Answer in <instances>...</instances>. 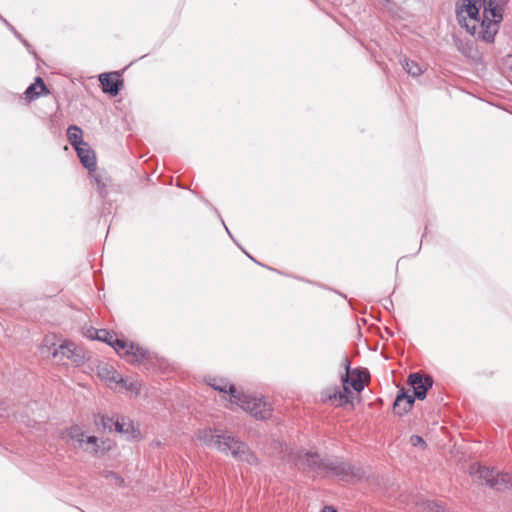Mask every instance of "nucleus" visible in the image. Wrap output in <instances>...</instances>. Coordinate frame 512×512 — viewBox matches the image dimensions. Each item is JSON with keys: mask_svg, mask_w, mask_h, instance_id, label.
Here are the masks:
<instances>
[{"mask_svg": "<svg viewBox=\"0 0 512 512\" xmlns=\"http://www.w3.org/2000/svg\"><path fill=\"white\" fill-rule=\"evenodd\" d=\"M230 402L249 412L257 420H266L272 416L271 405L262 397L240 392L235 386H230Z\"/></svg>", "mask_w": 512, "mask_h": 512, "instance_id": "3", "label": "nucleus"}, {"mask_svg": "<svg viewBox=\"0 0 512 512\" xmlns=\"http://www.w3.org/2000/svg\"><path fill=\"white\" fill-rule=\"evenodd\" d=\"M115 336H116L115 333L108 331L106 329L95 330V338L97 340H100L102 342L109 344L110 346H111Z\"/></svg>", "mask_w": 512, "mask_h": 512, "instance_id": "25", "label": "nucleus"}, {"mask_svg": "<svg viewBox=\"0 0 512 512\" xmlns=\"http://www.w3.org/2000/svg\"><path fill=\"white\" fill-rule=\"evenodd\" d=\"M208 385L214 388L215 390L224 393L225 395L228 394L230 396V386H233L232 384H229L225 379H217V378H211L208 381Z\"/></svg>", "mask_w": 512, "mask_h": 512, "instance_id": "21", "label": "nucleus"}, {"mask_svg": "<svg viewBox=\"0 0 512 512\" xmlns=\"http://www.w3.org/2000/svg\"><path fill=\"white\" fill-rule=\"evenodd\" d=\"M324 459H321L317 453H298L294 459L295 466L304 472H313L321 474L323 471Z\"/></svg>", "mask_w": 512, "mask_h": 512, "instance_id": "8", "label": "nucleus"}, {"mask_svg": "<svg viewBox=\"0 0 512 512\" xmlns=\"http://www.w3.org/2000/svg\"><path fill=\"white\" fill-rule=\"evenodd\" d=\"M111 347L117 352V354L126 359V361L132 364H140L144 360L149 358V352L124 339H118L116 336L111 344Z\"/></svg>", "mask_w": 512, "mask_h": 512, "instance_id": "6", "label": "nucleus"}, {"mask_svg": "<svg viewBox=\"0 0 512 512\" xmlns=\"http://www.w3.org/2000/svg\"><path fill=\"white\" fill-rule=\"evenodd\" d=\"M321 512H336L334 508L330 507V506H326L324 507Z\"/></svg>", "mask_w": 512, "mask_h": 512, "instance_id": "30", "label": "nucleus"}, {"mask_svg": "<svg viewBox=\"0 0 512 512\" xmlns=\"http://www.w3.org/2000/svg\"><path fill=\"white\" fill-rule=\"evenodd\" d=\"M49 91L42 78L36 77L35 82L28 86L25 91L26 98L31 100L37 99L41 94H48Z\"/></svg>", "mask_w": 512, "mask_h": 512, "instance_id": "18", "label": "nucleus"}, {"mask_svg": "<svg viewBox=\"0 0 512 512\" xmlns=\"http://www.w3.org/2000/svg\"><path fill=\"white\" fill-rule=\"evenodd\" d=\"M195 439L209 448L215 447L224 453L230 451L233 458L237 461H245L251 465L257 462L256 457L251 453L247 444L231 435H222L218 430L211 428L200 429L195 433Z\"/></svg>", "mask_w": 512, "mask_h": 512, "instance_id": "2", "label": "nucleus"}, {"mask_svg": "<svg viewBox=\"0 0 512 512\" xmlns=\"http://www.w3.org/2000/svg\"><path fill=\"white\" fill-rule=\"evenodd\" d=\"M350 388L348 380L342 379V390L339 387L327 390L325 393V401H333L337 407H342L350 403L352 399V391Z\"/></svg>", "mask_w": 512, "mask_h": 512, "instance_id": "9", "label": "nucleus"}, {"mask_svg": "<svg viewBox=\"0 0 512 512\" xmlns=\"http://www.w3.org/2000/svg\"><path fill=\"white\" fill-rule=\"evenodd\" d=\"M94 422L97 427H101L104 430L112 431L115 420L113 419V417H109L106 415H97L95 417Z\"/></svg>", "mask_w": 512, "mask_h": 512, "instance_id": "23", "label": "nucleus"}, {"mask_svg": "<svg viewBox=\"0 0 512 512\" xmlns=\"http://www.w3.org/2000/svg\"><path fill=\"white\" fill-rule=\"evenodd\" d=\"M501 0H459V25L476 39L493 43L503 21Z\"/></svg>", "mask_w": 512, "mask_h": 512, "instance_id": "1", "label": "nucleus"}, {"mask_svg": "<svg viewBox=\"0 0 512 512\" xmlns=\"http://www.w3.org/2000/svg\"><path fill=\"white\" fill-rule=\"evenodd\" d=\"M342 364L346 370L345 375L342 376V379H347L348 385L350 387H352L356 392H361L364 389L367 374L359 369L351 371L350 361L347 356L343 358Z\"/></svg>", "mask_w": 512, "mask_h": 512, "instance_id": "10", "label": "nucleus"}, {"mask_svg": "<svg viewBox=\"0 0 512 512\" xmlns=\"http://www.w3.org/2000/svg\"><path fill=\"white\" fill-rule=\"evenodd\" d=\"M410 443L411 445L415 446V447H420L422 449H425L427 444L426 442L424 441V439L419 436V435H412L410 437Z\"/></svg>", "mask_w": 512, "mask_h": 512, "instance_id": "27", "label": "nucleus"}, {"mask_svg": "<svg viewBox=\"0 0 512 512\" xmlns=\"http://www.w3.org/2000/svg\"><path fill=\"white\" fill-rule=\"evenodd\" d=\"M67 138H68L69 143L74 148H78V146L85 143L82 139V130L78 126H75V125H71L68 127Z\"/></svg>", "mask_w": 512, "mask_h": 512, "instance_id": "20", "label": "nucleus"}, {"mask_svg": "<svg viewBox=\"0 0 512 512\" xmlns=\"http://www.w3.org/2000/svg\"><path fill=\"white\" fill-rule=\"evenodd\" d=\"M125 382H120L119 384L122 385L126 390L138 395L141 390V383L139 381H129L125 380Z\"/></svg>", "mask_w": 512, "mask_h": 512, "instance_id": "26", "label": "nucleus"}, {"mask_svg": "<svg viewBox=\"0 0 512 512\" xmlns=\"http://www.w3.org/2000/svg\"><path fill=\"white\" fill-rule=\"evenodd\" d=\"M75 150L83 166L90 171L95 170L96 157L90 146L85 142L84 144L78 146V148H75Z\"/></svg>", "mask_w": 512, "mask_h": 512, "instance_id": "15", "label": "nucleus"}, {"mask_svg": "<svg viewBox=\"0 0 512 512\" xmlns=\"http://www.w3.org/2000/svg\"><path fill=\"white\" fill-rule=\"evenodd\" d=\"M98 376L104 380L108 385H111L112 383H120L125 382V379L120 377V375L114 370L112 366H109L107 364L98 366Z\"/></svg>", "mask_w": 512, "mask_h": 512, "instance_id": "17", "label": "nucleus"}, {"mask_svg": "<svg viewBox=\"0 0 512 512\" xmlns=\"http://www.w3.org/2000/svg\"><path fill=\"white\" fill-rule=\"evenodd\" d=\"M469 473L480 483H484L497 491L506 490L512 485V478L508 473H499L488 467L473 464L470 466Z\"/></svg>", "mask_w": 512, "mask_h": 512, "instance_id": "4", "label": "nucleus"}, {"mask_svg": "<svg viewBox=\"0 0 512 512\" xmlns=\"http://www.w3.org/2000/svg\"><path fill=\"white\" fill-rule=\"evenodd\" d=\"M52 355L64 365L67 364V361H71L75 366H80L84 362V356L77 351L72 342H63L53 351Z\"/></svg>", "mask_w": 512, "mask_h": 512, "instance_id": "7", "label": "nucleus"}, {"mask_svg": "<svg viewBox=\"0 0 512 512\" xmlns=\"http://www.w3.org/2000/svg\"><path fill=\"white\" fill-rule=\"evenodd\" d=\"M99 82L103 92L111 96L118 95L120 88L123 86V79L118 72L100 74Z\"/></svg>", "mask_w": 512, "mask_h": 512, "instance_id": "12", "label": "nucleus"}, {"mask_svg": "<svg viewBox=\"0 0 512 512\" xmlns=\"http://www.w3.org/2000/svg\"><path fill=\"white\" fill-rule=\"evenodd\" d=\"M67 437L73 442L75 448L82 449L87 436L79 426H72L67 432Z\"/></svg>", "mask_w": 512, "mask_h": 512, "instance_id": "19", "label": "nucleus"}, {"mask_svg": "<svg viewBox=\"0 0 512 512\" xmlns=\"http://www.w3.org/2000/svg\"><path fill=\"white\" fill-rule=\"evenodd\" d=\"M409 383L413 388L414 399L423 400L426 397L428 389L433 385V379L431 376L422 377L419 373H413L409 375Z\"/></svg>", "mask_w": 512, "mask_h": 512, "instance_id": "11", "label": "nucleus"}, {"mask_svg": "<svg viewBox=\"0 0 512 512\" xmlns=\"http://www.w3.org/2000/svg\"><path fill=\"white\" fill-rule=\"evenodd\" d=\"M106 477H112L113 479H115L116 484L119 486L124 485V479L114 472H109Z\"/></svg>", "mask_w": 512, "mask_h": 512, "instance_id": "28", "label": "nucleus"}, {"mask_svg": "<svg viewBox=\"0 0 512 512\" xmlns=\"http://www.w3.org/2000/svg\"><path fill=\"white\" fill-rule=\"evenodd\" d=\"M401 64H402L403 68L405 69V71L412 76H419L422 74L421 67L415 61L404 58L401 61Z\"/></svg>", "mask_w": 512, "mask_h": 512, "instance_id": "22", "label": "nucleus"}, {"mask_svg": "<svg viewBox=\"0 0 512 512\" xmlns=\"http://www.w3.org/2000/svg\"><path fill=\"white\" fill-rule=\"evenodd\" d=\"M323 464L322 473L337 476L340 480L345 482L360 481L365 475L361 467L352 466L338 459L325 458Z\"/></svg>", "mask_w": 512, "mask_h": 512, "instance_id": "5", "label": "nucleus"}, {"mask_svg": "<svg viewBox=\"0 0 512 512\" xmlns=\"http://www.w3.org/2000/svg\"><path fill=\"white\" fill-rule=\"evenodd\" d=\"M419 510L422 512H445L444 508L434 501H423L418 504Z\"/></svg>", "mask_w": 512, "mask_h": 512, "instance_id": "24", "label": "nucleus"}, {"mask_svg": "<svg viewBox=\"0 0 512 512\" xmlns=\"http://www.w3.org/2000/svg\"><path fill=\"white\" fill-rule=\"evenodd\" d=\"M82 450L94 455L104 454L110 450V445L96 436H87Z\"/></svg>", "mask_w": 512, "mask_h": 512, "instance_id": "14", "label": "nucleus"}, {"mask_svg": "<svg viewBox=\"0 0 512 512\" xmlns=\"http://www.w3.org/2000/svg\"><path fill=\"white\" fill-rule=\"evenodd\" d=\"M0 19H1V20H2V21H3V22H4V23H5V24H6V25H7V26L12 30V31H14V33H15L17 36H19V35H18V33H17V32L15 31V29L13 28V26H11V25L7 22V20H6V19H4L2 16H0Z\"/></svg>", "mask_w": 512, "mask_h": 512, "instance_id": "29", "label": "nucleus"}, {"mask_svg": "<svg viewBox=\"0 0 512 512\" xmlns=\"http://www.w3.org/2000/svg\"><path fill=\"white\" fill-rule=\"evenodd\" d=\"M114 429L127 437L136 438L139 436L140 431L135 428L134 423L128 418L122 417L115 420Z\"/></svg>", "mask_w": 512, "mask_h": 512, "instance_id": "16", "label": "nucleus"}, {"mask_svg": "<svg viewBox=\"0 0 512 512\" xmlns=\"http://www.w3.org/2000/svg\"><path fill=\"white\" fill-rule=\"evenodd\" d=\"M414 402V396L408 394L402 388L394 401L393 411L396 415L402 416L411 410Z\"/></svg>", "mask_w": 512, "mask_h": 512, "instance_id": "13", "label": "nucleus"}]
</instances>
